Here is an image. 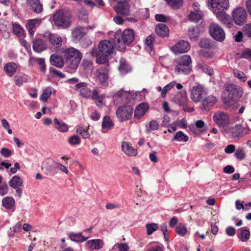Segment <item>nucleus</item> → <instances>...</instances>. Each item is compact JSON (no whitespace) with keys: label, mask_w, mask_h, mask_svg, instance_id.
I'll list each match as a JSON object with an SVG mask.
<instances>
[{"label":"nucleus","mask_w":251,"mask_h":251,"mask_svg":"<svg viewBox=\"0 0 251 251\" xmlns=\"http://www.w3.org/2000/svg\"><path fill=\"white\" fill-rule=\"evenodd\" d=\"M76 90H79L80 94L84 98H89L91 94V92L87 87V84L85 82L79 83L75 86Z\"/></svg>","instance_id":"19"},{"label":"nucleus","mask_w":251,"mask_h":251,"mask_svg":"<svg viewBox=\"0 0 251 251\" xmlns=\"http://www.w3.org/2000/svg\"><path fill=\"white\" fill-rule=\"evenodd\" d=\"M134 39V33L132 29H125L123 32L118 30L114 34V43L119 50H123L126 45L131 43Z\"/></svg>","instance_id":"3"},{"label":"nucleus","mask_w":251,"mask_h":251,"mask_svg":"<svg viewBox=\"0 0 251 251\" xmlns=\"http://www.w3.org/2000/svg\"><path fill=\"white\" fill-rule=\"evenodd\" d=\"M96 75L98 78H108L109 77V72L107 68L101 67L98 69Z\"/></svg>","instance_id":"38"},{"label":"nucleus","mask_w":251,"mask_h":251,"mask_svg":"<svg viewBox=\"0 0 251 251\" xmlns=\"http://www.w3.org/2000/svg\"><path fill=\"white\" fill-rule=\"evenodd\" d=\"M223 24L226 25L228 28H230L233 25L232 20L229 16L226 13L216 17Z\"/></svg>","instance_id":"31"},{"label":"nucleus","mask_w":251,"mask_h":251,"mask_svg":"<svg viewBox=\"0 0 251 251\" xmlns=\"http://www.w3.org/2000/svg\"><path fill=\"white\" fill-rule=\"evenodd\" d=\"M2 206L6 210L14 211L15 209V200L11 197H5L2 200Z\"/></svg>","instance_id":"17"},{"label":"nucleus","mask_w":251,"mask_h":251,"mask_svg":"<svg viewBox=\"0 0 251 251\" xmlns=\"http://www.w3.org/2000/svg\"><path fill=\"white\" fill-rule=\"evenodd\" d=\"M44 36L50 41V49L53 51H57L62 45V40L60 36L56 34H52L48 31L44 34Z\"/></svg>","instance_id":"12"},{"label":"nucleus","mask_w":251,"mask_h":251,"mask_svg":"<svg viewBox=\"0 0 251 251\" xmlns=\"http://www.w3.org/2000/svg\"><path fill=\"white\" fill-rule=\"evenodd\" d=\"M190 45L188 41H180L172 47V50L175 53H181L188 51Z\"/></svg>","instance_id":"15"},{"label":"nucleus","mask_w":251,"mask_h":251,"mask_svg":"<svg viewBox=\"0 0 251 251\" xmlns=\"http://www.w3.org/2000/svg\"><path fill=\"white\" fill-rule=\"evenodd\" d=\"M155 31L157 34L160 37H164L169 35V28L164 24H158L156 26Z\"/></svg>","instance_id":"27"},{"label":"nucleus","mask_w":251,"mask_h":251,"mask_svg":"<svg viewBox=\"0 0 251 251\" xmlns=\"http://www.w3.org/2000/svg\"><path fill=\"white\" fill-rule=\"evenodd\" d=\"M198 67L200 69L203 73L208 74L209 76L212 75L214 73L212 68L208 67L207 65L201 63H199Z\"/></svg>","instance_id":"45"},{"label":"nucleus","mask_w":251,"mask_h":251,"mask_svg":"<svg viewBox=\"0 0 251 251\" xmlns=\"http://www.w3.org/2000/svg\"><path fill=\"white\" fill-rule=\"evenodd\" d=\"M212 120L214 123L220 128H225L230 124L229 115L226 112L218 110L213 113Z\"/></svg>","instance_id":"8"},{"label":"nucleus","mask_w":251,"mask_h":251,"mask_svg":"<svg viewBox=\"0 0 251 251\" xmlns=\"http://www.w3.org/2000/svg\"><path fill=\"white\" fill-rule=\"evenodd\" d=\"M244 94L243 89L233 83H226L223 91L222 100L225 107L232 108L236 104Z\"/></svg>","instance_id":"1"},{"label":"nucleus","mask_w":251,"mask_h":251,"mask_svg":"<svg viewBox=\"0 0 251 251\" xmlns=\"http://www.w3.org/2000/svg\"><path fill=\"white\" fill-rule=\"evenodd\" d=\"M207 94L208 89L200 84L193 86L190 89V98L195 103L202 101Z\"/></svg>","instance_id":"7"},{"label":"nucleus","mask_w":251,"mask_h":251,"mask_svg":"<svg viewBox=\"0 0 251 251\" xmlns=\"http://www.w3.org/2000/svg\"><path fill=\"white\" fill-rule=\"evenodd\" d=\"M243 58L249 59L251 61V50H246L242 54Z\"/></svg>","instance_id":"64"},{"label":"nucleus","mask_w":251,"mask_h":251,"mask_svg":"<svg viewBox=\"0 0 251 251\" xmlns=\"http://www.w3.org/2000/svg\"><path fill=\"white\" fill-rule=\"evenodd\" d=\"M241 234L238 236L241 240L243 242L247 241L250 237V232L248 229H245L243 228L240 229Z\"/></svg>","instance_id":"47"},{"label":"nucleus","mask_w":251,"mask_h":251,"mask_svg":"<svg viewBox=\"0 0 251 251\" xmlns=\"http://www.w3.org/2000/svg\"><path fill=\"white\" fill-rule=\"evenodd\" d=\"M18 66L15 63L10 62L6 64L4 67L5 73L9 77H11L16 73Z\"/></svg>","instance_id":"28"},{"label":"nucleus","mask_w":251,"mask_h":251,"mask_svg":"<svg viewBox=\"0 0 251 251\" xmlns=\"http://www.w3.org/2000/svg\"><path fill=\"white\" fill-rule=\"evenodd\" d=\"M52 24L58 29H67L72 25L71 12L64 9L57 10L53 15Z\"/></svg>","instance_id":"2"},{"label":"nucleus","mask_w":251,"mask_h":251,"mask_svg":"<svg viewBox=\"0 0 251 251\" xmlns=\"http://www.w3.org/2000/svg\"><path fill=\"white\" fill-rule=\"evenodd\" d=\"M114 49L113 44L107 40L101 41L99 44V50L101 56L96 59V62L100 64H104L108 61L107 57L111 55Z\"/></svg>","instance_id":"5"},{"label":"nucleus","mask_w":251,"mask_h":251,"mask_svg":"<svg viewBox=\"0 0 251 251\" xmlns=\"http://www.w3.org/2000/svg\"><path fill=\"white\" fill-rule=\"evenodd\" d=\"M53 164L55 166L56 168L58 169L59 170L61 171L62 172H64V173L68 174V170L64 165L58 163L57 162H53Z\"/></svg>","instance_id":"59"},{"label":"nucleus","mask_w":251,"mask_h":251,"mask_svg":"<svg viewBox=\"0 0 251 251\" xmlns=\"http://www.w3.org/2000/svg\"><path fill=\"white\" fill-rule=\"evenodd\" d=\"M50 62L51 65L58 68L63 66L64 62L62 58L56 54H53L50 57Z\"/></svg>","instance_id":"29"},{"label":"nucleus","mask_w":251,"mask_h":251,"mask_svg":"<svg viewBox=\"0 0 251 251\" xmlns=\"http://www.w3.org/2000/svg\"><path fill=\"white\" fill-rule=\"evenodd\" d=\"M209 33L214 39L222 42L225 39V33L223 28L218 24L212 23L209 26Z\"/></svg>","instance_id":"11"},{"label":"nucleus","mask_w":251,"mask_h":251,"mask_svg":"<svg viewBox=\"0 0 251 251\" xmlns=\"http://www.w3.org/2000/svg\"><path fill=\"white\" fill-rule=\"evenodd\" d=\"M149 109L148 104L147 103H141L135 108L134 116L135 118L140 119Z\"/></svg>","instance_id":"18"},{"label":"nucleus","mask_w":251,"mask_h":251,"mask_svg":"<svg viewBox=\"0 0 251 251\" xmlns=\"http://www.w3.org/2000/svg\"><path fill=\"white\" fill-rule=\"evenodd\" d=\"M176 84V83L175 81H173L166 85L163 89V91L161 94V97L162 98H165L167 92L171 90L175 86Z\"/></svg>","instance_id":"51"},{"label":"nucleus","mask_w":251,"mask_h":251,"mask_svg":"<svg viewBox=\"0 0 251 251\" xmlns=\"http://www.w3.org/2000/svg\"><path fill=\"white\" fill-rule=\"evenodd\" d=\"M41 22V20L38 18L28 20L27 23L25 25V27L31 36H33L34 34L33 29L35 28L36 25H39Z\"/></svg>","instance_id":"22"},{"label":"nucleus","mask_w":251,"mask_h":251,"mask_svg":"<svg viewBox=\"0 0 251 251\" xmlns=\"http://www.w3.org/2000/svg\"><path fill=\"white\" fill-rule=\"evenodd\" d=\"M68 142L71 145H78L80 143V139L78 136L73 135L69 138Z\"/></svg>","instance_id":"55"},{"label":"nucleus","mask_w":251,"mask_h":251,"mask_svg":"<svg viewBox=\"0 0 251 251\" xmlns=\"http://www.w3.org/2000/svg\"><path fill=\"white\" fill-rule=\"evenodd\" d=\"M176 61L177 63L185 65L188 66V67H191L192 61L189 55H184L181 56L180 58H178Z\"/></svg>","instance_id":"41"},{"label":"nucleus","mask_w":251,"mask_h":251,"mask_svg":"<svg viewBox=\"0 0 251 251\" xmlns=\"http://www.w3.org/2000/svg\"><path fill=\"white\" fill-rule=\"evenodd\" d=\"M167 3L173 8L178 9L182 5L183 0H166Z\"/></svg>","instance_id":"46"},{"label":"nucleus","mask_w":251,"mask_h":251,"mask_svg":"<svg viewBox=\"0 0 251 251\" xmlns=\"http://www.w3.org/2000/svg\"><path fill=\"white\" fill-rule=\"evenodd\" d=\"M69 237L71 240L75 242H84L88 239L87 237H85L80 233H75L71 232L69 234Z\"/></svg>","instance_id":"40"},{"label":"nucleus","mask_w":251,"mask_h":251,"mask_svg":"<svg viewBox=\"0 0 251 251\" xmlns=\"http://www.w3.org/2000/svg\"><path fill=\"white\" fill-rule=\"evenodd\" d=\"M176 233L180 236L184 237L188 232L186 226L182 224H179L176 227Z\"/></svg>","instance_id":"43"},{"label":"nucleus","mask_w":251,"mask_h":251,"mask_svg":"<svg viewBox=\"0 0 251 251\" xmlns=\"http://www.w3.org/2000/svg\"><path fill=\"white\" fill-rule=\"evenodd\" d=\"M247 14L245 9L241 7L235 8L232 12V18L235 23L239 25H243L246 22Z\"/></svg>","instance_id":"13"},{"label":"nucleus","mask_w":251,"mask_h":251,"mask_svg":"<svg viewBox=\"0 0 251 251\" xmlns=\"http://www.w3.org/2000/svg\"><path fill=\"white\" fill-rule=\"evenodd\" d=\"M211 10L216 16H219L225 12L229 7L228 0H209Z\"/></svg>","instance_id":"6"},{"label":"nucleus","mask_w":251,"mask_h":251,"mask_svg":"<svg viewBox=\"0 0 251 251\" xmlns=\"http://www.w3.org/2000/svg\"><path fill=\"white\" fill-rule=\"evenodd\" d=\"M1 124L3 128L7 130L9 134H12V131L10 128V125L8 122L4 118L1 120Z\"/></svg>","instance_id":"57"},{"label":"nucleus","mask_w":251,"mask_h":251,"mask_svg":"<svg viewBox=\"0 0 251 251\" xmlns=\"http://www.w3.org/2000/svg\"><path fill=\"white\" fill-rule=\"evenodd\" d=\"M201 108L203 111H207L210 107L215 105L217 102V99L216 96L211 95L205 98H203L201 101Z\"/></svg>","instance_id":"14"},{"label":"nucleus","mask_w":251,"mask_h":251,"mask_svg":"<svg viewBox=\"0 0 251 251\" xmlns=\"http://www.w3.org/2000/svg\"><path fill=\"white\" fill-rule=\"evenodd\" d=\"M55 127L60 132H66L68 130V126L62 121H59L57 118L54 119Z\"/></svg>","instance_id":"39"},{"label":"nucleus","mask_w":251,"mask_h":251,"mask_svg":"<svg viewBox=\"0 0 251 251\" xmlns=\"http://www.w3.org/2000/svg\"><path fill=\"white\" fill-rule=\"evenodd\" d=\"M133 108L129 105L120 106L116 112V117L120 122L128 120L132 118Z\"/></svg>","instance_id":"10"},{"label":"nucleus","mask_w":251,"mask_h":251,"mask_svg":"<svg viewBox=\"0 0 251 251\" xmlns=\"http://www.w3.org/2000/svg\"><path fill=\"white\" fill-rule=\"evenodd\" d=\"M202 12L198 9L194 8V11L191 12L189 14V19L192 21L198 22L202 19Z\"/></svg>","instance_id":"35"},{"label":"nucleus","mask_w":251,"mask_h":251,"mask_svg":"<svg viewBox=\"0 0 251 251\" xmlns=\"http://www.w3.org/2000/svg\"><path fill=\"white\" fill-rule=\"evenodd\" d=\"M243 31L246 36L251 37V24H247L243 27Z\"/></svg>","instance_id":"58"},{"label":"nucleus","mask_w":251,"mask_h":251,"mask_svg":"<svg viewBox=\"0 0 251 251\" xmlns=\"http://www.w3.org/2000/svg\"><path fill=\"white\" fill-rule=\"evenodd\" d=\"M235 156L238 159L241 160L245 158L246 153L242 148H238L235 151Z\"/></svg>","instance_id":"52"},{"label":"nucleus","mask_w":251,"mask_h":251,"mask_svg":"<svg viewBox=\"0 0 251 251\" xmlns=\"http://www.w3.org/2000/svg\"><path fill=\"white\" fill-rule=\"evenodd\" d=\"M177 64L175 68V71L178 74L187 75L191 72L192 68L191 67H188L187 65L181 64Z\"/></svg>","instance_id":"32"},{"label":"nucleus","mask_w":251,"mask_h":251,"mask_svg":"<svg viewBox=\"0 0 251 251\" xmlns=\"http://www.w3.org/2000/svg\"><path fill=\"white\" fill-rule=\"evenodd\" d=\"M114 9L117 13L124 16H127L130 13L129 5L127 2L117 4L114 7Z\"/></svg>","instance_id":"20"},{"label":"nucleus","mask_w":251,"mask_h":251,"mask_svg":"<svg viewBox=\"0 0 251 251\" xmlns=\"http://www.w3.org/2000/svg\"><path fill=\"white\" fill-rule=\"evenodd\" d=\"M26 4L34 13L39 14L43 10V5L40 0H26Z\"/></svg>","instance_id":"16"},{"label":"nucleus","mask_w":251,"mask_h":251,"mask_svg":"<svg viewBox=\"0 0 251 251\" xmlns=\"http://www.w3.org/2000/svg\"><path fill=\"white\" fill-rule=\"evenodd\" d=\"M50 72L52 75L53 77H59L60 78H63L65 77L63 74L53 68H50Z\"/></svg>","instance_id":"56"},{"label":"nucleus","mask_w":251,"mask_h":251,"mask_svg":"<svg viewBox=\"0 0 251 251\" xmlns=\"http://www.w3.org/2000/svg\"><path fill=\"white\" fill-rule=\"evenodd\" d=\"M129 93L128 91L121 89L114 95L113 99L118 103L128 100L129 99Z\"/></svg>","instance_id":"21"},{"label":"nucleus","mask_w":251,"mask_h":251,"mask_svg":"<svg viewBox=\"0 0 251 251\" xmlns=\"http://www.w3.org/2000/svg\"><path fill=\"white\" fill-rule=\"evenodd\" d=\"M63 53L68 67L72 70L76 69L82 58L81 53L76 49L71 47L65 49Z\"/></svg>","instance_id":"4"},{"label":"nucleus","mask_w":251,"mask_h":251,"mask_svg":"<svg viewBox=\"0 0 251 251\" xmlns=\"http://www.w3.org/2000/svg\"><path fill=\"white\" fill-rule=\"evenodd\" d=\"M12 31L14 34L19 37H23L25 35L24 28L18 24L14 23L12 25Z\"/></svg>","instance_id":"37"},{"label":"nucleus","mask_w":251,"mask_h":251,"mask_svg":"<svg viewBox=\"0 0 251 251\" xmlns=\"http://www.w3.org/2000/svg\"><path fill=\"white\" fill-rule=\"evenodd\" d=\"M102 132L105 133L111 130L114 127V123L111 119L108 116H104L103 118L102 125Z\"/></svg>","instance_id":"23"},{"label":"nucleus","mask_w":251,"mask_h":251,"mask_svg":"<svg viewBox=\"0 0 251 251\" xmlns=\"http://www.w3.org/2000/svg\"><path fill=\"white\" fill-rule=\"evenodd\" d=\"M114 249H118L119 251H128L129 248L126 243H117L113 246Z\"/></svg>","instance_id":"54"},{"label":"nucleus","mask_w":251,"mask_h":251,"mask_svg":"<svg viewBox=\"0 0 251 251\" xmlns=\"http://www.w3.org/2000/svg\"><path fill=\"white\" fill-rule=\"evenodd\" d=\"M47 48V44L42 39H36L33 42V49L35 51L40 52Z\"/></svg>","instance_id":"26"},{"label":"nucleus","mask_w":251,"mask_h":251,"mask_svg":"<svg viewBox=\"0 0 251 251\" xmlns=\"http://www.w3.org/2000/svg\"><path fill=\"white\" fill-rule=\"evenodd\" d=\"M122 148L123 151L129 156H135L137 153L136 150L126 142L122 143Z\"/></svg>","instance_id":"30"},{"label":"nucleus","mask_w":251,"mask_h":251,"mask_svg":"<svg viewBox=\"0 0 251 251\" xmlns=\"http://www.w3.org/2000/svg\"><path fill=\"white\" fill-rule=\"evenodd\" d=\"M146 227L147 230V234L149 235L152 234L153 232L157 230L159 228L158 225L155 223L147 224Z\"/></svg>","instance_id":"48"},{"label":"nucleus","mask_w":251,"mask_h":251,"mask_svg":"<svg viewBox=\"0 0 251 251\" xmlns=\"http://www.w3.org/2000/svg\"><path fill=\"white\" fill-rule=\"evenodd\" d=\"M8 187L6 184H2L0 185V195H5L8 193Z\"/></svg>","instance_id":"62"},{"label":"nucleus","mask_w":251,"mask_h":251,"mask_svg":"<svg viewBox=\"0 0 251 251\" xmlns=\"http://www.w3.org/2000/svg\"><path fill=\"white\" fill-rule=\"evenodd\" d=\"M119 70L121 74H126L130 71L131 68L124 59L120 61Z\"/></svg>","instance_id":"36"},{"label":"nucleus","mask_w":251,"mask_h":251,"mask_svg":"<svg viewBox=\"0 0 251 251\" xmlns=\"http://www.w3.org/2000/svg\"><path fill=\"white\" fill-rule=\"evenodd\" d=\"M199 46L204 49H210L212 47L210 40L208 39H201L199 43Z\"/></svg>","instance_id":"50"},{"label":"nucleus","mask_w":251,"mask_h":251,"mask_svg":"<svg viewBox=\"0 0 251 251\" xmlns=\"http://www.w3.org/2000/svg\"><path fill=\"white\" fill-rule=\"evenodd\" d=\"M86 34V28L80 26L75 28L72 31L73 36L77 39L81 38Z\"/></svg>","instance_id":"33"},{"label":"nucleus","mask_w":251,"mask_h":251,"mask_svg":"<svg viewBox=\"0 0 251 251\" xmlns=\"http://www.w3.org/2000/svg\"><path fill=\"white\" fill-rule=\"evenodd\" d=\"M235 151V147L232 144L228 145L225 149V151L227 154L233 153Z\"/></svg>","instance_id":"63"},{"label":"nucleus","mask_w":251,"mask_h":251,"mask_svg":"<svg viewBox=\"0 0 251 251\" xmlns=\"http://www.w3.org/2000/svg\"><path fill=\"white\" fill-rule=\"evenodd\" d=\"M154 37L152 35L148 36L146 39V46L147 50H151L153 47Z\"/></svg>","instance_id":"53"},{"label":"nucleus","mask_w":251,"mask_h":251,"mask_svg":"<svg viewBox=\"0 0 251 251\" xmlns=\"http://www.w3.org/2000/svg\"><path fill=\"white\" fill-rule=\"evenodd\" d=\"M250 131L251 129L247 124L245 122H242L232 126L229 133L232 138H240L244 135L249 134Z\"/></svg>","instance_id":"9"},{"label":"nucleus","mask_w":251,"mask_h":251,"mask_svg":"<svg viewBox=\"0 0 251 251\" xmlns=\"http://www.w3.org/2000/svg\"><path fill=\"white\" fill-rule=\"evenodd\" d=\"M86 246L92 250H99L103 246V242L100 239H94L88 241Z\"/></svg>","instance_id":"25"},{"label":"nucleus","mask_w":251,"mask_h":251,"mask_svg":"<svg viewBox=\"0 0 251 251\" xmlns=\"http://www.w3.org/2000/svg\"><path fill=\"white\" fill-rule=\"evenodd\" d=\"M188 136L184 134L182 131H179L177 132L173 139V141L176 140L178 142H186L188 141Z\"/></svg>","instance_id":"42"},{"label":"nucleus","mask_w":251,"mask_h":251,"mask_svg":"<svg viewBox=\"0 0 251 251\" xmlns=\"http://www.w3.org/2000/svg\"><path fill=\"white\" fill-rule=\"evenodd\" d=\"M23 184V181L22 179L17 176H14L9 181L10 186L14 189L22 186Z\"/></svg>","instance_id":"34"},{"label":"nucleus","mask_w":251,"mask_h":251,"mask_svg":"<svg viewBox=\"0 0 251 251\" xmlns=\"http://www.w3.org/2000/svg\"><path fill=\"white\" fill-rule=\"evenodd\" d=\"M173 101L181 106L188 102V98L185 93H177L174 97Z\"/></svg>","instance_id":"24"},{"label":"nucleus","mask_w":251,"mask_h":251,"mask_svg":"<svg viewBox=\"0 0 251 251\" xmlns=\"http://www.w3.org/2000/svg\"><path fill=\"white\" fill-rule=\"evenodd\" d=\"M52 92V88L51 87H47L42 94L40 100L44 101H47L48 98L50 96Z\"/></svg>","instance_id":"49"},{"label":"nucleus","mask_w":251,"mask_h":251,"mask_svg":"<svg viewBox=\"0 0 251 251\" xmlns=\"http://www.w3.org/2000/svg\"><path fill=\"white\" fill-rule=\"evenodd\" d=\"M188 36L190 39L196 41L199 37V30L198 28L192 27L188 30Z\"/></svg>","instance_id":"44"},{"label":"nucleus","mask_w":251,"mask_h":251,"mask_svg":"<svg viewBox=\"0 0 251 251\" xmlns=\"http://www.w3.org/2000/svg\"><path fill=\"white\" fill-rule=\"evenodd\" d=\"M0 152L5 157H8L12 155V151L9 149L5 148H2Z\"/></svg>","instance_id":"61"},{"label":"nucleus","mask_w":251,"mask_h":251,"mask_svg":"<svg viewBox=\"0 0 251 251\" xmlns=\"http://www.w3.org/2000/svg\"><path fill=\"white\" fill-rule=\"evenodd\" d=\"M149 126L151 130H156L158 129L159 125L156 120H152L149 124Z\"/></svg>","instance_id":"60"}]
</instances>
